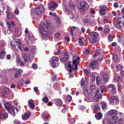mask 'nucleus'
<instances>
[{"label":"nucleus","mask_w":124,"mask_h":124,"mask_svg":"<svg viewBox=\"0 0 124 124\" xmlns=\"http://www.w3.org/2000/svg\"><path fill=\"white\" fill-rule=\"evenodd\" d=\"M102 79L103 81L106 82L108 81L109 77L107 73H104L102 75Z\"/></svg>","instance_id":"nucleus-21"},{"label":"nucleus","mask_w":124,"mask_h":124,"mask_svg":"<svg viewBox=\"0 0 124 124\" xmlns=\"http://www.w3.org/2000/svg\"><path fill=\"white\" fill-rule=\"evenodd\" d=\"M68 121L70 124H73L75 122V119L72 118L69 119Z\"/></svg>","instance_id":"nucleus-32"},{"label":"nucleus","mask_w":124,"mask_h":124,"mask_svg":"<svg viewBox=\"0 0 124 124\" xmlns=\"http://www.w3.org/2000/svg\"><path fill=\"white\" fill-rule=\"evenodd\" d=\"M84 23L85 24L87 25H89L90 24L89 21L87 19H85L84 20Z\"/></svg>","instance_id":"nucleus-45"},{"label":"nucleus","mask_w":124,"mask_h":124,"mask_svg":"<svg viewBox=\"0 0 124 124\" xmlns=\"http://www.w3.org/2000/svg\"><path fill=\"white\" fill-rule=\"evenodd\" d=\"M105 89L104 86H102L100 87L99 89H98L96 91V94L95 96L94 95V92L93 91H91L90 93L88 94L87 98L90 101V102H91L93 100V98L95 99L97 97L98 99L101 98L102 96V94L100 93L99 91H100L101 93H102L104 92V90Z\"/></svg>","instance_id":"nucleus-2"},{"label":"nucleus","mask_w":124,"mask_h":124,"mask_svg":"<svg viewBox=\"0 0 124 124\" xmlns=\"http://www.w3.org/2000/svg\"><path fill=\"white\" fill-rule=\"evenodd\" d=\"M72 97L70 95H68L67 98V100L69 102H70L71 100Z\"/></svg>","instance_id":"nucleus-43"},{"label":"nucleus","mask_w":124,"mask_h":124,"mask_svg":"<svg viewBox=\"0 0 124 124\" xmlns=\"http://www.w3.org/2000/svg\"><path fill=\"white\" fill-rule=\"evenodd\" d=\"M33 36V35L32 34H29L28 37V39L29 40H31V38H32Z\"/></svg>","instance_id":"nucleus-60"},{"label":"nucleus","mask_w":124,"mask_h":124,"mask_svg":"<svg viewBox=\"0 0 124 124\" xmlns=\"http://www.w3.org/2000/svg\"><path fill=\"white\" fill-rule=\"evenodd\" d=\"M7 16L8 18L10 19L12 18L13 17V14L11 13L9 14L8 13L7 14Z\"/></svg>","instance_id":"nucleus-39"},{"label":"nucleus","mask_w":124,"mask_h":124,"mask_svg":"<svg viewBox=\"0 0 124 124\" xmlns=\"http://www.w3.org/2000/svg\"><path fill=\"white\" fill-rule=\"evenodd\" d=\"M108 121L109 124H115L116 123L117 121V117H113L111 116H108Z\"/></svg>","instance_id":"nucleus-13"},{"label":"nucleus","mask_w":124,"mask_h":124,"mask_svg":"<svg viewBox=\"0 0 124 124\" xmlns=\"http://www.w3.org/2000/svg\"><path fill=\"white\" fill-rule=\"evenodd\" d=\"M20 106L19 105H17V106L15 107V108L17 112H18V110H20Z\"/></svg>","instance_id":"nucleus-58"},{"label":"nucleus","mask_w":124,"mask_h":124,"mask_svg":"<svg viewBox=\"0 0 124 124\" xmlns=\"http://www.w3.org/2000/svg\"><path fill=\"white\" fill-rule=\"evenodd\" d=\"M65 66H66V69L68 71H69V72H70V73H69V77L71 78V77H72L73 75V73H72V72H73V71H74L73 73H75V71L76 70H77V69L76 70H72V69H70V71L68 70H67V66H68V64L67 65L66 64H65Z\"/></svg>","instance_id":"nucleus-22"},{"label":"nucleus","mask_w":124,"mask_h":124,"mask_svg":"<svg viewBox=\"0 0 124 124\" xmlns=\"http://www.w3.org/2000/svg\"><path fill=\"white\" fill-rule=\"evenodd\" d=\"M16 59V62L20 64L21 65L23 66L24 64L25 63L22 62L19 57H17Z\"/></svg>","instance_id":"nucleus-29"},{"label":"nucleus","mask_w":124,"mask_h":124,"mask_svg":"<svg viewBox=\"0 0 124 124\" xmlns=\"http://www.w3.org/2000/svg\"><path fill=\"white\" fill-rule=\"evenodd\" d=\"M89 51L90 50L89 49H87L85 51V53L86 54H88L89 53Z\"/></svg>","instance_id":"nucleus-63"},{"label":"nucleus","mask_w":124,"mask_h":124,"mask_svg":"<svg viewBox=\"0 0 124 124\" xmlns=\"http://www.w3.org/2000/svg\"><path fill=\"white\" fill-rule=\"evenodd\" d=\"M45 8L42 5H40L37 7L35 8L34 10L31 11V15H40L44 11Z\"/></svg>","instance_id":"nucleus-5"},{"label":"nucleus","mask_w":124,"mask_h":124,"mask_svg":"<svg viewBox=\"0 0 124 124\" xmlns=\"http://www.w3.org/2000/svg\"><path fill=\"white\" fill-rule=\"evenodd\" d=\"M81 31L83 33H84L85 31V29L83 27H82L81 28Z\"/></svg>","instance_id":"nucleus-62"},{"label":"nucleus","mask_w":124,"mask_h":124,"mask_svg":"<svg viewBox=\"0 0 124 124\" xmlns=\"http://www.w3.org/2000/svg\"><path fill=\"white\" fill-rule=\"evenodd\" d=\"M84 73L86 74H88L89 72V70L87 69H86L84 70Z\"/></svg>","instance_id":"nucleus-59"},{"label":"nucleus","mask_w":124,"mask_h":124,"mask_svg":"<svg viewBox=\"0 0 124 124\" xmlns=\"http://www.w3.org/2000/svg\"><path fill=\"white\" fill-rule=\"evenodd\" d=\"M117 114V111L115 110H111L108 113L107 115L108 116H111L113 117H117L116 116Z\"/></svg>","instance_id":"nucleus-14"},{"label":"nucleus","mask_w":124,"mask_h":124,"mask_svg":"<svg viewBox=\"0 0 124 124\" xmlns=\"http://www.w3.org/2000/svg\"><path fill=\"white\" fill-rule=\"evenodd\" d=\"M32 67L34 69H36L37 67V65L35 64H33L32 65Z\"/></svg>","instance_id":"nucleus-64"},{"label":"nucleus","mask_w":124,"mask_h":124,"mask_svg":"<svg viewBox=\"0 0 124 124\" xmlns=\"http://www.w3.org/2000/svg\"><path fill=\"white\" fill-rule=\"evenodd\" d=\"M123 79L122 77L121 76H119L117 78V80L119 82H121L122 81Z\"/></svg>","instance_id":"nucleus-49"},{"label":"nucleus","mask_w":124,"mask_h":124,"mask_svg":"<svg viewBox=\"0 0 124 124\" xmlns=\"http://www.w3.org/2000/svg\"><path fill=\"white\" fill-rule=\"evenodd\" d=\"M48 99L47 97H45L43 99V102H48Z\"/></svg>","instance_id":"nucleus-52"},{"label":"nucleus","mask_w":124,"mask_h":124,"mask_svg":"<svg viewBox=\"0 0 124 124\" xmlns=\"http://www.w3.org/2000/svg\"><path fill=\"white\" fill-rule=\"evenodd\" d=\"M15 124H21L20 121L17 120H15L14 121Z\"/></svg>","instance_id":"nucleus-55"},{"label":"nucleus","mask_w":124,"mask_h":124,"mask_svg":"<svg viewBox=\"0 0 124 124\" xmlns=\"http://www.w3.org/2000/svg\"><path fill=\"white\" fill-rule=\"evenodd\" d=\"M67 0H63L62 5L65 11L66 12H68L70 11V8L67 4Z\"/></svg>","instance_id":"nucleus-15"},{"label":"nucleus","mask_w":124,"mask_h":124,"mask_svg":"<svg viewBox=\"0 0 124 124\" xmlns=\"http://www.w3.org/2000/svg\"><path fill=\"white\" fill-rule=\"evenodd\" d=\"M97 65V63L96 61H94L90 63L88 66L90 69H93L96 68Z\"/></svg>","instance_id":"nucleus-17"},{"label":"nucleus","mask_w":124,"mask_h":124,"mask_svg":"<svg viewBox=\"0 0 124 124\" xmlns=\"http://www.w3.org/2000/svg\"><path fill=\"white\" fill-rule=\"evenodd\" d=\"M59 60L58 58L56 56L52 57L51 59V63L50 64L51 66L54 68L57 67L59 65L58 62Z\"/></svg>","instance_id":"nucleus-10"},{"label":"nucleus","mask_w":124,"mask_h":124,"mask_svg":"<svg viewBox=\"0 0 124 124\" xmlns=\"http://www.w3.org/2000/svg\"><path fill=\"white\" fill-rule=\"evenodd\" d=\"M4 106L5 108L8 111L11 105L10 103H7L6 104H4Z\"/></svg>","instance_id":"nucleus-33"},{"label":"nucleus","mask_w":124,"mask_h":124,"mask_svg":"<svg viewBox=\"0 0 124 124\" xmlns=\"http://www.w3.org/2000/svg\"><path fill=\"white\" fill-rule=\"evenodd\" d=\"M118 116L119 117L121 116L123 118H120L119 120V123H122L123 121V118L124 119V114L121 112H119V114H118Z\"/></svg>","instance_id":"nucleus-24"},{"label":"nucleus","mask_w":124,"mask_h":124,"mask_svg":"<svg viewBox=\"0 0 124 124\" xmlns=\"http://www.w3.org/2000/svg\"><path fill=\"white\" fill-rule=\"evenodd\" d=\"M22 57L24 61L26 62L28 61L30 59L29 55L28 54H22Z\"/></svg>","instance_id":"nucleus-19"},{"label":"nucleus","mask_w":124,"mask_h":124,"mask_svg":"<svg viewBox=\"0 0 124 124\" xmlns=\"http://www.w3.org/2000/svg\"><path fill=\"white\" fill-rule=\"evenodd\" d=\"M64 57L61 59V62H64L68 60V59L69 55L68 52H66L64 53Z\"/></svg>","instance_id":"nucleus-16"},{"label":"nucleus","mask_w":124,"mask_h":124,"mask_svg":"<svg viewBox=\"0 0 124 124\" xmlns=\"http://www.w3.org/2000/svg\"><path fill=\"white\" fill-rule=\"evenodd\" d=\"M28 105L31 108H33L35 106L34 101L32 100H30L29 101Z\"/></svg>","instance_id":"nucleus-23"},{"label":"nucleus","mask_w":124,"mask_h":124,"mask_svg":"<svg viewBox=\"0 0 124 124\" xmlns=\"http://www.w3.org/2000/svg\"><path fill=\"white\" fill-rule=\"evenodd\" d=\"M108 39L109 41H111L113 39L112 37V35H109L108 36Z\"/></svg>","instance_id":"nucleus-48"},{"label":"nucleus","mask_w":124,"mask_h":124,"mask_svg":"<svg viewBox=\"0 0 124 124\" xmlns=\"http://www.w3.org/2000/svg\"><path fill=\"white\" fill-rule=\"evenodd\" d=\"M116 68L117 70H121L122 68V67L121 65L119 64L116 66Z\"/></svg>","instance_id":"nucleus-47"},{"label":"nucleus","mask_w":124,"mask_h":124,"mask_svg":"<svg viewBox=\"0 0 124 124\" xmlns=\"http://www.w3.org/2000/svg\"><path fill=\"white\" fill-rule=\"evenodd\" d=\"M84 40L83 38H82V37H80L79 38L78 42L80 45V46H82L84 44V43L83 42V40Z\"/></svg>","instance_id":"nucleus-34"},{"label":"nucleus","mask_w":124,"mask_h":124,"mask_svg":"<svg viewBox=\"0 0 124 124\" xmlns=\"http://www.w3.org/2000/svg\"><path fill=\"white\" fill-rule=\"evenodd\" d=\"M89 7L87 3L84 1H82L80 4V6H79L78 8L81 12L86 11Z\"/></svg>","instance_id":"nucleus-9"},{"label":"nucleus","mask_w":124,"mask_h":124,"mask_svg":"<svg viewBox=\"0 0 124 124\" xmlns=\"http://www.w3.org/2000/svg\"><path fill=\"white\" fill-rule=\"evenodd\" d=\"M115 25L118 29H121L122 26L124 25V16L118 18Z\"/></svg>","instance_id":"nucleus-6"},{"label":"nucleus","mask_w":124,"mask_h":124,"mask_svg":"<svg viewBox=\"0 0 124 124\" xmlns=\"http://www.w3.org/2000/svg\"><path fill=\"white\" fill-rule=\"evenodd\" d=\"M69 6L70 8H75V6L74 5V3H73L71 2H70L68 3Z\"/></svg>","instance_id":"nucleus-38"},{"label":"nucleus","mask_w":124,"mask_h":124,"mask_svg":"<svg viewBox=\"0 0 124 124\" xmlns=\"http://www.w3.org/2000/svg\"><path fill=\"white\" fill-rule=\"evenodd\" d=\"M108 88L109 90H112V92L113 93H115L116 91L115 85L112 84L109 85L108 86Z\"/></svg>","instance_id":"nucleus-18"},{"label":"nucleus","mask_w":124,"mask_h":124,"mask_svg":"<svg viewBox=\"0 0 124 124\" xmlns=\"http://www.w3.org/2000/svg\"><path fill=\"white\" fill-rule=\"evenodd\" d=\"M76 28V27L75 26H73L70 29V31L71 34H72L74 30Z\"/></svg>","instance_id":"nucleus-57"},{"label":"nucleus","mask_w":124,"mask_h":124,"mask_svg":"<svg viewBox=\"0 0 124 124\" xmlns=\"http://www.w3.org/2000/svg\"><path fill=\"white\" fill-rule=\"evenodd\" d=\"M100 106L98 104L96 105L94 108V109L95 110H97L100 109Z\"/></svg>","instance_id":"nucleus-46"},{"label":"nucleus","mask_w":124,"mask_h":124,"mask_svg":"<svg viewBox=\"0 0 124 124\" xmlns=\"http://www.w3.org/2000/svg\"><path fill=\"white\" fill-rule=\"evenodd\" d=\"M79 57H77L76 60H73V62H71V61L69 62L68 64L67 70L70 71V69L76 70L77 69V64L79 63L78 60L80 59Z\"/></svg>","instance_id":"nucleus-4"},{"label":"nucleus","mask_w":124,"mask_h":124,"mask_svg":"<svg viewBox=\"0 0 124 124\" xmlns=\"http://www.w3.org/2000/svg\"><path fill=\"white\" fill-rule=\"evenodd\" d=\"M50 22L49 21L47 20L46 23H41L39 26V29L40 31V32L42 37H48L51 33L48 31L47 25L49 26Z\"/></svg>","instance_id":"nucleus-1"},{"label":"nucleus","mask_w":124,"mask_h":124,"mask_svg":"<svg viewBox=\"0 0 124 124\" xmlns=\"http://www.w3.org/2000/svg\"><path fill=\"white\" fill-rule=\"evenodd\" d=\"M109 29L108 28H106L104 30V32L105 33H109Z\"/></svg>","instance_id":"nucleus-54"},{"label":"nucleus","mask_w":124,"mask_h":124,"mask_svg":"<svg viewBox=\"0 0 124 124\" xmlns=\"http://www.w3.org/2000/svg\"><path fill=\"white\" fill-rule=\"evenodd\" d=\"M100 14L101 15H105V11L103 10H101L100 11Z\"/></svg>","instance_id":"nucleus-51"},{"label":"nucleus","mask_w":124,"mask_h":124,"mask_svg":"<svg viewBox=\"0 0 124 124\" xmlns=\"http://www.w3.org/2000/svg\"><path fill=\"white\" fill-rule=\"evenodd\" d=\"M15 108L14 107H12L10 108L9 110L8 111L9 113H10L11 115H14L15 114Z\"/></svg>","instance_id":"nucleus-25"},{"label":"nucleus","mask_w":124,"mask_h":124,"mask_svg":"<svg viewBox=\"0 0 124 124\" xmlns=\"http://www.w3.org/2000/svg\"><path fill=\"white\" fill-rule=\"evenodd\" d=\"M31 114V113L30 112H27L25 113L24 114L22 115L23 119L24 120H25L28 118Z\"/></svg>","instance_id":"nucleus-20"},{"label":"nucleus","mask_w":124,"mask_h":124,"mask_svg":"<svg viewBox=\"0 0 124 124\" xmlns=\"http://www.w3.org/2000/svg\"><path fill=\"white\" fill-rule=\"evenodd\" d=\"M90 87L92 90H94L95 88V86L93 85H91Z\"/></svg>","instance_id":"nucleus-61"},{"label":"nucleus","mask_w":124,"mask_h":124,"mask_svg":"<svg viewBox=\"0 0 124 124\" xmlns=\"http://www.w3.org/2000/svg\"><path fill=\"white\" fill-rule=\"evenodd\" d=\"M119 100L117 97L112 96L110 100V102L111 104L116 105L119 103Z\"/></svg>","instance_id":"nucleus-12"},{"label":"nucleus","mask_w":124,"mask_h":124,"mask_svg":"<svg viewBox=\"0 0 124 124\" xmlns=\"http://www.w3.org/2000/svg\"><path fill=\"white\" fill-rule=\"evenodd\" d=\"M101 103L102 105V107L103 109L107 108V105L105 102L102 101L101 102Z\"/></svg>","instance_id":"nucleus-27"},{"label":"nucleus","mask_w":124,"mask_h":124,"mask_svg":"<svg viewBox=\"0 0 124 124\" xmlns=\"http://www.w3.org/2000/svg\"><path fill=\"white\" fill-rule=\"evenodd\" d=\"M60 34L61 33H60L58 32L55 34L54 37L56 38H58L59 37Z\"/></svg>","instance_id":"nucleus-53"},{"label":"nucleus","mask_w":124,"mask_h":124,"mask_svg":"<svg viewBox=\"0 0 124 124\" xmlns=\"http://www.w3.org/2000/svg\"><path fill=\"white\" fill-rule=\"evenodd\" d=\"M84 23L85 24L87 25H89L90 24L89 21L87 19H85L84 20Z\"/></svg>","instance_id":"nucleus-44"},{"label":"nucleus","mask_w":124,"mask_h":124,"mask_svg":"<svg viewBox=\"0 0 124 124\" xmlns=\"http://www.w3.org/2000/svg\"><path fill=\"white\" fill-rule=\"evenodd\" d=\"M90 35V38L89 39V41L90 43L93 44L96 42V37L98 36V34L96 32H93L91 33Z\"/></svg>","instance_id":"nucleus-7"},{"label":"nucleus","mask_w":124,"mask_h":124,"mask_svg":"<svg viewBox=\"0 0 124 124\" xmlns=\"http://www.w3.org/2000/svg\"><path fill=\"white\" fill-rule=\"evenodd\" d=\"M96 81L97 85L99 84L100 83V78L99 77H96Z\"/></svg>","instance_id":"nucleus-50"},{"label":"nucleus","mask_w":124,"mask_h":124,"mask_svg":"<svg viewBox=\"0 0 124 124\" xmlns=\"http://www.w3.org/2000/svg\"><path fill=\"white\" fill-rule=\"evenodd\" d=\"M5 55V52L4 51H1L0 53V57L1 59L4 58Z\"/></svg>","instance_id":"nucleus-30"},{"label":"nucleus","mask_w":124,"mask_h":124,"mask_svg":"<svg viewBox=\"0 0 124 124\" xmlns=\"http://www.w3.org/2000/svg\"><path fill=\"white\" fill-rule=\"evenodd\" d=\"M58 46H56V48H57L54 50V51L56 53H57L58 54H60L61 53V51L59 49V48H58Z\"/></svg>","instance_id":"nucleus-42"},{"label":"nucleus","mask_w":124,"mask_h":124,"mask_svg":"<svg viewBox=\"0 0 124 124\" xmlns=\"http://www.w3.org/2000/svg\"><path fill=\"white\" fill-rule=\"evenodd\" d=\"M3 91H4V94L8 93L9 92L8 89L7 88H4Z\"/></svg>","instance_id":"nucleus-40"},{"label":"nucleus","mask_w":124,"mask_h":124,"mask_svg":"<svg viewBox=\"0 0 124 124\" xmlns=\"http://www.w3.org/2000/svg\"><path fill=\"white\" fill-rule=\"evenodd\" d=\"M49 9L52 11H54L58 6V4L54 2L51 1L48 3Z\"/></svg>","instance_id":"nucleus-11"},{"label":"nucleus","mask_w":124,"mask_h":124,"mask_svg":"<svg viewBox=\"0 0 124 124\" xmlns=\"http://www.w3.org/2000/svg\"><path fill=\"white\" fill-rule=\"evenodd\" d=\"M68 14L69 15H70V19H71L72 18H73L74 16L73 15V14L71 12H70V13H68Z\"/></svg>","instance_id":"nucleus-56"},{"label":"nucleus","mask_w":124,"mask_h":124,"mask_svg":"<svg viewBox=\"0 0 124 124\" xmlns=\"http://www.w3.org/2000/svg\"><path fill=\"white\" fill-rule=\"evenodd\" d=\"M95 117L97 120H100L102 117V115L101 113H99L95 115Z\"/></svg>","instance_id":"nucleus-28"},{"label":"nucleus","mask_w":124,"mask_h":124,"mask_svg":"<svg viewBox=\"0 0 124 124\" xmlns=\"http://www.w3.org/2000/svg\"><path fill=\"white\" fill-rule=\"evenodd\" d=\"M55 104L58 106L61 105L62 103V101L59 99H57L55 100Z\"/></svg>","instance_id":"nucleus-26"},{"label":"nucleus","mask_w":124,"mask_h":124,"mask_svg":"<svg viewBox=\"0 0 124 124\" xmlns=\"http://www.w3.org/2000/svg\"><path fill=\"white\" fill-rule=\"evenodd\" d=\"M108 120V117L105 118L102 121L103 124H109Z\"/></svg>","instance_id":"nucleus-37"},{"label":"nucleus","mask_w":124,"mask_h":124,"mask_svg":"<svg viewBox=\"0 0 124 124\" xmlns=\"http://www.w3.org/2000/svg\"><path fill=\"white\" fill-rule=\"evenodd\" d=\"M11 44L13 48L16 50H18L17 47L21 50L23 49V45L21 43L20 40L18 39L13 40L11 42Z\"/></svg>","instance_id":"nucleus-3"},{"label":"nucleus","mask_w":124,"mask_h":124,"mask_svg":"<svg viewBox=\"0 0 124 124\" xmlns=\"http://www.w3.org/2000/svg\"><path fill=\"white\" fill-rule=\"evenodd\" d=\"M81 86H84V85L86 84V82L85 81V80L84 79H82L81 80Z\"/></svg>","instance_id":"nucleus-41"},{"label":"nucleus","mask_w":124,"mask_h":124,"mask_svg":"<svg viewBox=\"0 0 124 124\" xmlns=\"http://www.w3.org/2000/svg\"><path fill=\"white\" fill-rule=\"evenodd\" d=\"M9 71L11 72L15 71L16 73L14 75V77L16 78L20 76L22 74V70L21 69H17L15 68L9 69Z\"/></svg>","instance_id":"nucleus-8"},{"label":"nucleus","mask_w":124,"mask_h":124,"mask_svg":"<svg viewBox=\"0 0 124 124\" xmlns=\"http://www.w3.org/2000/svg\"><path fill=\"white\" fill-rule=\"evenodd\" d=\"M0 115V116H2L4 119L7 118L8 117L7 113H3V114L1 113Z\"/></svg>","instance_id":"nucleus-35"},{"label":"nucleus","mask_w":124,"mask_h":124,"mask_svg":"<svg viewBox=\"0 0 124 124\" xmlns=\"http://www.w3.org/2000/svg\"><path fill=\"white\" fill-rule=\"evenodd\" d=\"M113 60L116 62H118V59L117 58V56L116 55H114L113 58Z\"/></svg>","instance_id":"nucleus-36"},{"label":"nucleus","mask_w":124,"mask_h":124,"mask_svg":"<svg viewBox=\"0 0 124 124\" xmlns=\"http://www.w3.org/2000/svg\"><path fill=\"white\" fill-rule=\"evenodd\" d=\"M103 51V50L102 49H97L95 53L94 54V55L93 56V57H95L96 56H98L100 52L101 51Z\"/></svg>","instance_id":"nucleus-31"}]
</instances>
